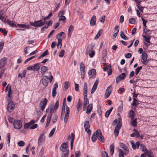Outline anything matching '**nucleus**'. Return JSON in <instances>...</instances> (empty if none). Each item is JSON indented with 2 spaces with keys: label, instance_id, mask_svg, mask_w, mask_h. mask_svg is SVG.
I'll return each instance as SVG.
<instances>
[{
  "label": "nucleus",
  "instance_id": "obj_34",
  "mask_svg": "<svg viewBox=\"0 0 157 157\" xmlns=\"http://www.w3.org/2000/svg\"><path fill=\"white\" fill-rule=\"evenodd\" d=\"M26 74V71H24L22 73H20L18 75V77L22 78L25 77Z\"/></svg>",
  "mask_w": 157,
  "mask_h": 157
},
{
  "label": "nucleus",
  "instance_id": "obj_13",
  "mask_svg": "<svg viewBox=\"0 0 157 157\" xmlns=\"http://www.w3.org/2000/svg\"><path fill=\"white\" fill-rule=\"evenodd\" d=\"M126 74L123 73L117 77L116 78V82L118 83L121 80L124 79L126 77Z\"/></svg>",
  "mask_w": 157,
  "mask_h": 157
},
{
  "label": "nucleus",
  "instance_id": "obj_44",
  "mask_svg": "<svg viewBox=\"0 0 157 157\" xmlns=\"http://www.w3.org/2000/svg\"><path fill=\"white\" fill-rule=\"evenodd\" d=\"M114 147L113 144H112L110 146V152L111 153V155H113L114 151Z\"/></svg>",
  "mask_w": 157,
  "mask_h": 157
},
{
  "label": "nucleus",
  "instance_id": "obj_51",
  "mask_svg": "<svg viewBox=\"0 0 157 157\" xmlns=\"http://www.w3.org/2000/svg\"><path fill=\"white\" fill-rule=\"evenodd\" d=\"M119 157H124L123 155V151L121 149H119Z\"/></svg>",
  "mask_w": 157,
  "mask_h": 157
},
{
  "label": "nucleus",
  "instance_id": "obj_14",
  "mask_svg": "<svg viewBox=\"0 0 157 157\" xmlns=\"http://www.w3.org/2000/svg\"><path fill=\"white\" fill-rule=\"evenodd\" d=\"M98 132H100V129H98L95 132L93 135L91 137V139L92 141L93 142H95L97 140V138H98V136L99 133Z\"/></svg>",
  "mask_w": 157,
  "mask_h": 157
},
{
  "label": "nucleus",
  "instance_id": "obj_11",
  "mask_svg": "<svg viewBox=\"0 0 157 157\" xmlns=\"http://www.w3.org/2000/svg\"><path fill=\"white\" fill-rule=\"evenodd\" d=\"M147 55L146 53L144 52H143L142 54V62L143 64L146 65L147 64Z\"/></svg>",
  "mask_w": 157,
  "mask_h": 157
},
{
  "label": "nucleus",
  "instance_id": "obj_43",
  "mask_svg": "<svg viewBox=\"0 0 157 157\" xmlns=\"http://www.w3.org/2000/svg\"><path fill=\"white\" fill-rule=\"evenodd\" d=\"M73 30V26L71 25L69 28L68 32V37L71 36L70 33L71 31H72Z\"/></svg>",
  "mask_w": 157,
  "mask_h": 157
},
{
  "label": "nucleus",
  "instance_id": "obj_58",
  "mask_svg": "<svg viewBox=\"0 0 157 157\" xmlns=\"http://www.w3.org/2000/svg\"><path fill=\"white\" fill-rule=\"evenodd\" d=\"M52 111H53V108H51L50 110V113L48 114L47 116L48 118H50L51 119V117L52 115Z\"/></svg>",
  "mask_w": 157,
  "mask_h": 157
},
{
  "label": "nucleus",
  "instance_id": "obj_42",
  "mask_svg": "<svg viewBox=\"0 0 157 157\" xmlns=\"http://www.w3.org/2000/svg\"><path fill=\"white\" fill-rule=\"evenodd\" d=\"M120 36L122 39L124 40H128V38L124 34L123 31H121V32Z\"/></svg>",
  "mask_w": 157,
  "mask_h": 157
},
{
  "label": "nucleus",
  "instance_id": "obj_21",
  "mask_svg": "<svg viewBox=\"0 0 157 157\" xmlns=\"http://www.w3.org/2000/svg\"><path fill=\"white\" fill-rule=\"evenodd\" d=\"M88 74L89 75H92L94 77H95L96 74L95 70L93 69L90 70L88 72Z\"/></svg>",
  "mask_w": 157,
  "mask_h": 157
},
{
  "label": "nucleus",
  "instance_id": "obj_57",
  "mask_svg": "<svg viewBox=\"0 0 157 157\" xmlns=\"http://www.w3.org/2000/svg\"><path fill=\"white\" fill-rule=\"evenodd\" d=\"M4 45V42L3 41L0 42V53L1 52Z\"/></svg>",
  "mask_w": 157,
  "mask_h": 157
},
{
  "label": "nucleus",
  "instance_id": "obj_36",
  "mask_svg": "<svg viewBox=\"0 0 157 157\" xmlns=\"http://www.w3.org/2000/svg\"><path fill=\"white\" fill-rule=\"evenodd\" d=\"M139 104L138 101L135 98H133V101L132 103V105L133 106H136Z\"/></svg>",
  "mask_w": 157,
  "mask_h": 157
},
{
  "label": "nucleus",
  "instance_id": "obj_37",
  "mask_svg": "<svg viewBox=\"0 0 157 157\" xmlns=\"http://www.w3.org/2000/svg\"><path fill=\"white\" fill-rule=\"evenodd\" d=\"M80 71H85V67L82 62H81L80 65Z\"/></svg>",
  "mask_w": 157,
  "mask_h": 157
},
{
  "label": "nucleus",
  "instance_id": "obj_26",
  "mask_svg": "<svg viewBox=\"0 0 157 157\" xmlns=\"http://www.w3.org/2000/svg\"><path fill=\"white\" fill-rule=\"evenodd\" d=\"M40 63H37L35 64L34 66H33V70L34 71H36L39 70L40 69Z\"/></svg>",
  "mask_w": 157,
  "mask_h": 157
},
{
  "label": "nucleus",
  "instance_id": "obj_33",
  "mask_svg": "<svg viewBox=\"0 0 157 157\" xmlns=\"http://www.w3.org/2000/svg\"><path fill=\"white\" fill-rule=\"evenodd\" d=\"M144 32L147 36H150L151 31L146 28L144 29Z\"/></svg>",
  "mask_w": 157,
  "mask_h": 157
},
{
  "label": "nucleus",
  "instance_id": "obj_27",
  "mask_svg": "<svg viewBox=\"0 0 157 157\" xmlns=\"http://www.w3.org/2000/svg\"><path fill=\"white\" fill-rule=\"evenodd\" d=\"M140 148L144 152L145 154L148 151L146 147L143 144H140Z\"/></svg>",
  "mask_w": 157,
  "mask_h": 157
},
{
  "label": "nucleus",
  "instance_id": "obj_22",
  "mask_svg": "<svg viewBox=\"0 0 157 157\" xmlns=\"http://www.w3.org/2000/svg\"><path fill=\"white\" fill-rule=\"evenodd\" d=\"M133 131L135 132V133H133L131 134L130 136L132 137L135 136H136L137 137H139V136H140V133L138 131L135 129H134Z\"/></svg>",
  "mask_w": 157,
  "mask_h": 157
},
{
  "label": "nucleus",
  "instance_id": "obj_59",
  "mask_svg": "<svg viewBox=\"0 0 157 157\" xmlns=\"http://www.w3.org/2000/svg\"><path fill=\"white\" fill-rule=\"evenodd\" d=\"M129 22L131 24H134L135 23V20L133 18H131L129 20Z\"/></svg>",
  "mask_w": 157,
  "mask_h": 157
},
{
  "label": "nucleus",
  "instance_id": "obj_17",
  "mask_svg": "<svg viewBox=\"0 0 157 157\" xmlns=\"http://www.w3.org/2000/svg\"><path fill=\"white\" fill-rule=\"evenodd\" d=\"M84 99L83 110L84 111L86 108L87 105L89 103V101L87 98V96H84Z\"/></svg>",
  "mask_w": 157,
  "mask_h": 157
},
{
  "label": "nucleus",
  "instance_id": "obj_39",
  "mask_svg": "<svg viewBox=\"0 0 157 157\" xmlns=\"http://www.w3.org/2000/svg\"><path fill=\"white\" fill-rule=\"evenodd\" d=\"M113 109V108H111L109 109L105 113V117H106L107 118L109 117V114H110L111 112Z\"/></svg>",
  "mask_w": 157,
  "mask_h": 157
},
{
  "label": "nucleus",
  "instance_id": "obj_49",
  "mask_svg": "<svg viewBox=\"0 0 157 157\" xmlns=\"http://www.w3.org/2000/svg\"><path fill=\"white\" fill-rule=\"evenodd\" d=\"M56 130V127L54 128L53 129L51 130L50 133L49 134V137H51L54 133Z\"/></svg>",
  "mask_w": 157,
  "mask_h": 157
},
{
  "label": "nucleus",
  "instance_id": "obj_28",
  "mask_svg": "<svg viewBox=\"0 0 157 157\" xmlns=\"http://www.w3.org/2000/svg\"><path fill=\"white\" fill-rule=\"evenodd\" d=\"M82 101H81L80 100V99H79L78 103L77 105V108L78 109V111L81 110L82 109Z\"/></svg>",
  "mask_w": 157,
  "mask_h": 157
},
{
  "label": "nucleus",
  "instance_id": "obj_18",
  "mask_svg": "<svg viewBox=\"0 0 157 157\" xmlns=\"http://www.w3.org/2000/svg\"><path fill=\"white\" fill-rule=\"evenodd\" d=\"M130 143L132 144V148L134 150L136 149V148H138L140 145V143L138 141L136 142L135 144L132 140L130 141Z\"/></svg>",
  "mask_w": 157,
  "mask_h": 157
},
{
  "label": "nucleus",
  "instance_id": "obj_16",
  "mask_svg": "<svg viewBox=\"0 0 157 157\" xmlns=\"http://www.w3.org/2000/svg\"><path fill=\"white\" fill-rule=\"evenodd\" d=\"M45 136L44 134H41L39 137L38 143L39 146L41 145L42 143L44 141Z\"/></svg>",
  "mask_w": 157,
  "mask_h": 157
},
{
  "label": "nucleus",
  "instance_id": "obj_5",
  "mask_svg": "<svg viewBox=\"0 0 157 157\" xmlns=\"http://www.w3.org/2000/svg\"><path fill=\"white\" fill-rule=\"evenodd\" d=\"M48 102V100L46 98L42 99L40 101L39 105V108L41 110H43Z\"/></svg>",
  "mask_w": 157,
  "mask_h": 157
},
{
  "label": "nucleus",
  "instance_id": "obj_46",
  "mask_svg": "<svg viewBox=\"0 0 157 157\" xmlns=\"http://www.w3.org/2000/svg\"><path fill=\"white\" fill-rule=\"evenodd\" d=\"M58 118V116L56 115L55 114L53 115V117L52 119V121L53 123H55L56 122L57 120V119Z\"/></svg>",
  "mask_w": 157,
  "mask_h": 157
},
{
  "label": "nucleus",
  "instance_id": "obj_30",
  "mask_svg": "<svg viewBox=\"0 0 157 157\" xmlns=\"http://www.w3.org/2000/svg\"><path fill=\"white\" fill-rule=\"evenodd\" d=\"M137 124L136 118H135L134 119H131V124L132 126L133 127L136 126Z\"/></svg>",
  "mask_w": 157,
  "mask_h": 157
},
{
  "label": "nucleus",
  "instance_id": "obj_41",
  "mask_svg": "<svg viewBox=\"0 0 157 157\" xmlns=\"http://www.w3.org/2000/svg\"><path fill=\"white\" fill-rule=\"evenodd\" d=\"M59 107V102L58 101H56L54 108L53 111H56Z\"/></svg>",
  "mask_w": 157,
  "mask_h": 157
},
{
  "label": "nucleus",
  "instance_id": "obj_52",
  "mask_svg": "<svg viewBox=\"0 0 157 157\" xmlns=\"http://www.w3.org/2000/svg\"><path fill=\"white\" fill-rule=\"evenodd\" d=\"M64 52H65V51H64V50H63V49L61 50L59 54V57H63L64 56Z\"/></svg>",
  "mask_w": 157,
  "mask_h": 157
},
{
  "label": "nucleus",
  "instance_id": "obj_55",
  "mask_svg": "<svg viewBox=\"0 0 157 157\" xmlns=\"http://www.w3.org/2000/svg\"><path fill=\"white\" fill-rule=\"evenodd\" d=\"M25 144V142L22 141H20L17 143L18 145L19 146H23Z\"/></svg>",
  "mask_w": 157,
  "mask_h": 157
},
{
  "label": "nucleus",
  "instance_id": "obj_7",
  "mask_svg": "<svg viewBox=\"0 0 157 157\" xmlns=\"http://www.w3.org/2000/svg\"><path fill=\"white\" fill-rule=\"evenodd\" d=\"M49 78L47 76L45 75L43 77L42 80V83L45 87L47 86Z\"/></svg>",
  "mask_w": 157,
  "mask_h": 157
},
{
  "label": "nucleus",
  "instance_id": "obj_54",
  "mask_svg": "<svg viewBox=\"0 0 157 157\" xmlns=\"http://www.w3.org/2000/svg\"><path fill=\"white\" fill-rule=\"evenodd\" d=\"M65 106L66 104L64 102H63V106H62V112H61V115H62L63 114H64L65 112Z\"/></svg>",
  "mask_w": 157,
  "mask_h": 157
},
{
  "label": "nucleus",
  "instance_id": "obj_19",
  "mask_svg": "<svg viewBox=\"0 0 157 157\" xmlns=\"http://www.w3.org/2000/svg\"><path fill=\"white\" fill-rule=\"evenodd\" d=\"M98 140L101 142L103 143L105 142L104 139V137L102 136V133L101 130H100V132H98Z\"/></svg>",
  "mask_w": 157,
  "mask_h": 157
},
{
  "label": "nucleus",
  "instance_id": "obj_6",
  "mask_svg": "<svg viewBox=\"0 0 157 157\" xmlns=\"http://www.w3.org/2000/svg\"><path fill=\"white\" fill-rule=\"evenodd\" d=\"M14 105L12 101H10L7 105V110L8 112H11L14 109Z\"/></svg>",
  "mask_w": 157,
  "mask_h": 157
},
{
  "label": "nucleus",
  "instance_id": "obj_50",
  "mask_svg": "<svg viewBox=\"0 0 157 157\" xmlns=\"http://www.w3.org/2000/svg\"><path fill=\"white\" fill-rule=\"evenodd\" d=\"M62 46V40H58V43L57 45V47L58 48H61Z\"/></svg>",
  "mask_w": 157,
  "mask_h": 157
},
{
  "label": "nucleus",
  "instance_id": "obj_62",
  "mask_svg": "<svg viewBox=\"0 0 157 157\" xmlns=\"http://www.w3.org/2000/svg\"><path fill=\"white\" fill-rule=\"evenodd\" d=\"M66 18L63 15H61L59 17V21H64L66 20Z\"/></svg>",
  "mask_w": 157,
  "mask_h": 157
},
{
  "label": "nucleus",
  "instance_id": "obj_64",
  "mask_svg": "<svg viewBox=\"0 0 157 157\" xmlns=\"http://www.w3.org/2000/svg\"><path fill=\"white\" fill-rule=\"evenodd\" d=\"M48 55V50H47L41 55V56L44 57Z\"/></svg>",
  "mask_w": 157,
  "mask_h": 157
},
{
  "label": "nucleus",
  "instance_id": "obj_40",
  "mask_svg": "<svg viewBox=\"0 0 157 157\" xmlns=\"http://www.w3.org/2000/svg\"><path fill=\"white\" fill-rule=\"evenodd\" d=\"M8 23L12 27H16V25L14 24L12 21H11L9 20H7Z\"/></svg>",
  "mask_w": 157,
  "mask_h": 157
},
{
  "label": "nucleus",
  "instance_id": "obj_56",
  "mask_svg": "<svg viewBox=\"0 0 157 157\" xmlns=\"http://www.w3.org/2000/svg\"><path fill=\"white\" fill-rule=\"evenodd\" d=\"M7 140L8 141V146H9L10 140V133H8L7 134Z\"/></svg>",
  "mask_w": 157,
  "mask_h": 157
},
{
  "label": "nucleus",
  "instance_id": "obj_1",
  "mask_svg": "<svg viewBox=\"0 0 157 157\" xmlns=\"http://www.w3.org/2000/svg\"><path fill=\"white\" fill-rule=\"evenodd\" d=\"M121 118H120L114 130V133L116 137H117L118 135L119 130L121 128Z\"/></svg>",
  "mask_w": 157,
  "mask_h": 157
},
{
  "label": "nucleus",
  "instance_id": "obj_23",
  "mask_svg": "<svg viewBox=\"0 0 157 157\" xmlns=\"http://www.w3.org/2000/svg\"><path fill=\"white\" fill-rule=\"evenodd\" d=\"M47 67L45 66H42L40 69V71L42 75H44L45 74L46 71L48 70Z\"/></svg>",
  "mask_w": 157,
  "mask_h": 157
},
{
  "label": "nucleus",
  "instance_id": "obj_53",
  "mask_svg": "<svg viewBox=\"0 0 157 157\" xmlns=\"http://www.w3.org/2000/svg\"><path fill=\"white\" fill-rule=\"evenodd\" d=\"M102 157H109L106 151H103L101 153Z\"/></svg>",
  "mask_w": 157,
  "mask_h": 157
},
{
  "label": "nucleus",
  "instance_id": "obj_47",
  "mask_svg": "<svg viewBox=\"0 0 157 157\" xmlns=\"http://www.w3.org/2000/svg\"><path fill=\"white\" fill-rule=\"evenodd\" d=\"M93 48V46L92 45H90L87 47L86 50L88 52H91Z\"/></svg>",
  "mask_w": 157,
  "mask_h": 157
},
{
  "label": "nucleus",
  "instance_id": "obj_25",
  "mask_svg": "<svg viewBox=\"0 0 157 157\" xmlns=\"http://www.w3.org/2000/svg\"><path fill=\"white\" fill-rule=\"evenodd\" d=\"M87 83L86 82H85L84 84L83 87V93L84 96H87Z\"/></svg>",
  "mask_w": 157,
  "mask_h": 157
},
{
  "label": "nucleus",
  "instance_id": "obj_32",
  "mask_svg": "<svg viewBox=\"0 0 157 157\" xmlns=\"http://www.w3.org/2000/svg\"><path fill=\"white\" fill-rule=\"evenodd\" d=\"M143 38H144L145 40L146 41V42L149 43H150V39L151 38L150 36H145L144 35H143Z\"/></svg>",
  "mask_w": 157,
  "mask_h": 157
},
{
  "label": "nucleus",
  "instance_id": "obj_61",
  "mask_svg": "<svg viewBox=\"0 0 157 157\" xmlns=\"http://www.w3.org/2000/svg\"><path fill=\"white\" fill-rule=\"evenodd\" d=\"M101 31H102V30L101 29H100L99 30L98 33L97 34V35H96V36L95 37V39H97L99 37V36L101 35V33H100V32Z\"/></svg>",
  "mask_w": 157,
  "mask_h": 157
},
{
  "label": "nucleus",
  "instance_id": "obj_35",
  "mask_svg": "<svg viewBox=\"0 0 157 157\" xmlns=\"http://www.w3.org/2000/svg\"><path fill=\"white\" fill-rule=\"evenodd\" d=\"M17 26L18 27H21V28H23L26 29H29V26L25 25V24H17Z\"/></svg>",
  "mask_w": 157,
  "mask_h": 157
},
{
  "label": "nucleus",
  "instance_id": "obj_20",
  "mask_svg": "<svg viewBox=\"0 0 157 157\" xmlns=\"http://www.w3.org/2000/svg\"><path fill=\"white\" fill-rule=\"evenodd\" d=\"M96 17L95 16H93L91 18L90 21V25L91 26H94L96 25Z\"/></svg>",
  "mask_w": 157,
  "mask_h": 157
},
{
  "label": "nucleus",
  "instance_id": "obj_31",
  "mask_svg": "<svg viewBox=\"0 0 157 157\" xmlns=\"http://www.w3.org/2000/svg\"><path fill=\"white\" fill-rule=\"evenodd\" d=\"M129 115L131 119H133L135 116V112L133 110H131L129 113Z\"/></svg>",
  "mask_w": 157,
  "mask_h": 157
},
{
  "label": "nucleus",
  "instance_id": "obj_3",
  "mask_svg": "<svg viewBox=\"0 0 157 157\" xmlns=\"http://www.w3.org/2000/svg\"><path fill=\"white\" fill-rule=\"evenodd\" d=\"M13 125L15 129H19L21 128L22 126V124L20 120H16L13 121Z\"/></svg>",
  "mask_w": 157,
  "mask_h": 157
},
{
  "label": "nucleus",
  "instance_id": "obj_10",
  "mask_svg": "<svg viewBox=\"0 0 157 157\" xmlns=\"http://www.w3.org/2000/svg\"><path fill=\"white\" fill-rule=\"evenodd\" d=\"M60 150L62 152H66L69 151L68 149V144L67 143H63L61 145Z\"/></svg>",
  "mask_w": 157,
  "mask_h": 157
},
{
  "label": "nucleus",
  "instance_id": "obj_29",
  "mask_svg": "<svg viewBox=\"0 0 157 157\" xmlns=\"http://www.w3.org/2000/svg\"><path fill=\"white\" fill-rule=\"evenodd\" d=\"M107 54V51L106 49H104L103 50L102 56L103 59L105 61H106V56Z\"/></svg>",
  "mask_w": 157,
  "mask_h": 157
},
{
  "label": "nucleus",
  "instance_id": "obj_2",
  "mask_svg": "<svg viewBox=\"0 0 157 157\" xmlns=\"http://www.w3.org/2000/svg\"><path fill=\"white\" fill-rule=\"evenodd\" d=\"M45 23V22H43L41 20H39L36 21L34 22H30V25L34 27H39L44 25Z\"/></svg>",
  "mask_w": 157,
  "mask_h": 157
},
{
  "label": "nucleus",
  "instance_id": "obj_9",
  "mask_svg": "<svg viewBox=\"0 0 157 157\" xmlns=\"http://www.w3.org/2000/svg\"><path fill=\"white\" fill-rule=\"evenodd\" d=\"M69 108L68 106H67L66 109V113L64 118V122L65 123H66L67 121V120L69 116Z\"/></svg>",
  "mask_w": 157,
  "mask_h": 157
},
{
  "label": "nucleus",
  "instance_id": "obj_12",
  "mask_svg": "<svg viewBox=\"0 0 157 157\" xmlns=\"http://www.w3.org/2000/svg\"><path fill=\"white\" fill-rule=\"evenodd\" d=\"M120 147L123 149V150L124 151V154L125 155L128 154L129 152V149L125 144L123 143H121L120 144Z\"/></svg>",
  "mask_w": 157,
  "mask_h": 157
},
{
  "label": "nucleus",
  "instance_id": "obj_24",
  "mask_svg": "<svg viewBox=\"0 0 157 157\" xmlns=\"http://www.w3.org/2000/svg\"><path fill=\"white\" fill-rule=\"evenodd\" d=\"M93 109V104H89L87 107L86 111V113L88 114H90Z\"/></svg>",
  "mask_w": 157,
  "mask_h": 157
},
{
  "label": "nucleus",
  "instance_id": "obj_4",
  "mask_svg": "<svg viewBox=\"0 0 157 157\" xmlns=\"http://www.w3.org/2000/svg\"><path fill=\"white\" fill-rule=\"evenodd\" d=\"M84 127L85 131L87 132V134L90 135L91 134V131L90 129V124L89 121H85L84 124Z\"/></svg>",
  "mask_w": 157,
  "mask_h": 157
},
{
  "label": "nucleus",
  "instance_id": "obj_60",
  "mask_svg": "<svg viewBox=\"0 0 157 157\" xmlns=\"http://www.w3.org/2000/svg\"><path fill=\"white\" fill-rule=\"evenodd\" d=\"M114 30L115 33H118L119 30V27L118 25H116L115 26Z\"/></svg>",
  "mask_w": 157,
  "mask_h": 157
},
{
  "label": "nucleus",
  "instance_id": "obj_45",
  "mask_svg": "<svg viewBox=\"0 0 157 157\" xmlns=\"http://www.w3.org/2000/svg\"><path fill=\"white\" fill-rule=\"evenodd\" d=\"M145 154L148 155V157H154L152 152L151 150L148 151Z\"/></svg>",
  "mask_w": 157,
  "mask_h": 157
},
{
  "label": "nucleus",
  "instance_id": "obj_38",
  "mask_svg": "<svg viewBox=\"0 0 157 157\" xmlns=\"http://www.w3.org/2000/svg\"><path fill=\"white\" fill-rule=\"evenodd\" d=\"M69 153V151H67L66 152H63L61 153L62 157H68Z\"/></svg>",
  "mask_w": 157,
  "mask_h": 157
},
{
  "label": "nucleus",
  "instance_id": "obj_8",
  "mask_svg": "<svg viewBox=\"0 0 157 157\" xmlns=\"http://www.w3.org/2000/svg\"><path fill=\"white\" fill-rule=\"evenodd\" d=\"M112 90V87L110 86L107 88L105 94V98H108L111 94Z\"/></svg>",
  "mask_w": 157,
  "mask_h": 157
},
{
  "label": "nucleus",
  "instance_id": "obj_48",
  "mask_svg": "<svg viewBox=\"0 0 157 157\" xmlns=\"http://www.w3.org/2000/svg\"><path fill=\"white\" fill-rule=\"evenodd\" d=\"M142 68V67L140 66V67H138L136 69L135 71V73L136 75H137V74L141 70Z\"/></svg>",
  "mask_w": 157,
  "mask_h": 157
},
{
  "label": "nucleus",
  "instance_id": "obj_63",
  "mask_svg": "<svg viewBox=\"0 0 157 157\" xmlns=\"http://www.w3.org/2000/svg\"><path fill=\"white\" fill-rule=\"evenodd\" d=\"M95 53V51L94 50L90 52L89 53V55L90 57L92 58L94 56Z\"/></svg>",
  "mask_w": 157,
  "mask_h": 157
},
{
  "label": "nucleus",
  "instance_id": "obj_15",
  "mask_svg": "<svg viewBox=\"0 0 157 157\" xmlns=\"http://www.w3.org/2000/svg\"><path fill=\"white\" fill-rule=\"evenodd\" d=\"M7 58L4 57L0 60V69L4 67L6 63Z\"/></svg>",
  "mask_w": 157,
  "mask_h": 157
}]
</instances>
